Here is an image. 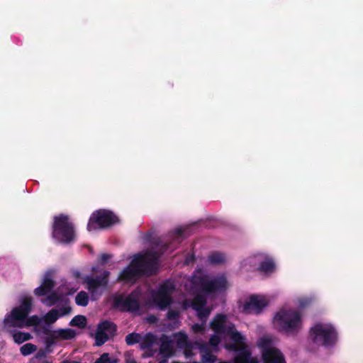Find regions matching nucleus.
Segmentation results:
<instances>
[{"label":"nucleus","instance_id":"nucleus-1","mask_svg":"<svg viewBox=\"0 0 363 363\" xmlns=\"http://www.w3.org/2000/svg\"><path fill=\"white\" fill-rule=\"evenodd\" d=\"M229 286L223 274L210 278L201 271H197L186 284V289L195 294V297L192 301H184L182 308H192L198 318L203 322L213 308L208 303V300L214 298L216 294L225 291Z\"/></svg>","mask_w":363,"mask_h":363},{"label":"nucleus","instance_id":"nucleus-2","mask_svg":"<svg viewBox=\"0 0 363 363\" xmlns=\"http://www.w3.org/2000/svg\"><path fill=\"white\" fill-rule=\"evenodd\" d=\"M53 274V271L46 272L42 277L40 285L33 291L35 296H45L41 301L48 306L57 303L61 304V307L57 306V308H52L44 315L43 319L48 325L53 324L58 318L71 313L72 309L66 296L74 294L78 289L77 286H72L71 283H69L60 286L57 290L52 293L55 286Z\"/></svg>","mask_w":363,"mask_h":363},{"label":"nucleus","instance_id":"nucleus-3","mask_svg":"<svg viewBox=\"0 0 363 363\" xmlns=\"http://www.w3.org/2000/svg\"><path fill=\"white\" fill-rule=\"evenodd\" d=\"M210 325L215 333L209 340V345L213 351L218 350V346L223 340V346L226 350L236 352H247V349L249 348L246 337L237 330L230 315L217 314Z\"/></svg>","mask_w":363,"mask_h":363},{"label":"nucleus","instance_id":"nucleus-4","mask_svg":"<svg viewBox=\"0 0 363 363\" xmlns=\"http://www.w3.org/2000/svg\"><path fill=\"white\" fill-rule=\"evenodd\" d=\"M33 306V300L31 296H21L17 303L5 314L1 323L2 331L34 327V331L38 332V326L42 318L37 315L29 316Z\"/></svg>","mask_w":363,"mask_h":363},{"label":"nucleus","instance_id":"nucleus-5","mask_svg":"<svg viewBox=\"0 0 363 363\" xmlns=\"http://www.w3.org/2000/svg\"><path fill=\"white\" fill-rule=\"evenodd\" d=\"M174 345L184 350V354L186 358H189L194 355L192 350L194 345L197 346L201 354V363H214L216 358L208 351L206 345L196 342L195 344L188 341L186 334L182 332L177 333L172 337L163 336L160 347V354L165 358H169L174 355L176 350Z\"/></svg>","mask_w":363,"mask_h":363},{"label":"nucleus","instance_id":"nucleus-6","mask_svg":"<svg viewBox=\"0 0 363 363\" xmlns=\"http://www.w3.org/2000/svg\"><path fill=\"white\" fill-rule=\"evenodd\" d=\"M272 325L277 332L287 335H296L303 328V316L301 311L285 305L274 313Z\"/></svg>","mask_w":363,"mask_h":363},{"label":"nucleus","instance_id":"nucleus-7","mask_svg":"<svg viewBox=\"0 0 363 363\" xmlns=\"http://www.w3.org/2000/svg\"><path fill=\"white\" fill-rule=\"evenodd\" d=\"M158 255L152 252L135 255L130 264L119 274L118 280L128 283L135 281L142 274H152L157 269Z\"/></svg>","mask_w":363,"mask_h":363},{"label":"nucleus","instance_id":"nucleus-8","mask_svg":"<svg viewBox=\"0 0 363 363\" xmlns=\"http://www.w3.org/2000/svg\"><path fill=\"white\" fill-rule=\"evenodd\" d=\"M111 257V255L102 254L99 259L97 265L92 267L91 277L82 274L79 272L73 273L77 283H86L87 284V289L91 294V298L94 300L98 298L107 284V277L109 272L107 271L101 272L100 266L106 264Z\"/></svg>","mask_w":363,"mask_h":363},{"label":"nucleus","instance_id":"nucleus-9","mask_svg":"<svg viewBox=\"0 0 363 363\" xmlns=\"http://www.w3.org/2000/svg\"><path fill=\"white\" fill-rule=\"evenodd\" d=\"M308 337L316 345L332 346L337 340V331L331 323L320 321L311 326Z\"/></svg>","mask_w":363,"mask_h":363},{"label":"nucleus","instance_id":"nucleus-10","mask_svg":"<svg viewBox=\"0 0 363 363\" xmlns=\"http://www.w3.org/2000/svg\"><path fill=\"white\" fill-rule=\"evenodd\" d=\"M269 296L263 294H252L240 298L237 302V310L246 315H259L269 306Z\"/></svg>","mask_w":363,"mask_h":363},{"label":"nucleus","instance_id":"nucleus-11","mask_svg":"<svg viewBox=\"0 0 363 363\" xmlns=\"http://www.w3.org/2000/svg\"><path fill=\"white\" fill-rule=\"evenodd\" d=\"M240 269L243 272L257 269L262 274L271 275L276 271L277 266L272 257L259 252L244 259L240 264Z\"/></svg>","mask_w":363,"mask_h":363},{"label":"nucleus","instance_id":"nucleus-12","mask_svg":"<svg viewBox=\"0 0 363 363\" xmlns=\"http://www.w3.org/2000/svg\"><path fill=\"white\" fill-rule=\"evenodd\" d=\"M175 289L174 283L167 281L159 286L156 291L150 293L148 303L160 309L166 308L172 303V294Z\"/></svg>","mask_w":363,"mask_h":363},{"label":"nucleus","instance_id":"nucleus-13","mask_svg":"<svg viewBox=\"0 0 363 363\" xmlns=\"http://www.w3.org/2000/svg\"><path fill=\"white\" fill-rule=\"evenodd\" d=\"M52 236L57 242L63 243L72 242L74 239L73 225L67 216L60 215L55 218Z\"/></svg>","mask_w":363,"mask_h":363},{"label":"nucleus","instance_id":"nucleus-14","mask_svg":"<svg viewBox=\"0 0 363 363\" xmlns=\"http://www.w3.org/2000/svg\"><path fill=\"white\" fill-rule=\"evenodd\" d=\"M261 350L263 363H286L284 354L272 345V339L269 335L261 337L257 341Z\"/></svg>","mask_w":363,"mask_h":363},{"label":"nucleus","instance_id":"nucleus-15","mask_svg":"<svg viewBox=\"0 0 363 363\" xmlns=\"http://www.w3.org/2000/svg\"><path fill=\"white\" fill-rule=\"evenodd\" d=\"M119 218L112 211L101 209L94 212L89 220L87 229L93 231L110 227L119 222Z\"/></svg>","mask_w":363,"mask_h":363},{"label":"nucleus","instance_id":"nucleus-16","mask_svg":"<svg viewBox=\"0 0 363 363\" xmlns=\"http://www.w3.org/2000/svg\"><path fill=\"white\" fill-rule=\"evenodd\" d=\"M139 294L138 291H135L129 296H116L114 298V304L123 311H135L139 306Z\"/></svg>","mask_w":363,"mask_h":363},{"label":"nucleus","instance_id":"nucleus-17","mask_svg":"<svg viewBox=\"0 0 363 363\" xmlns=\"http://www.w3.org/2000/svg\"><path fill=\"white\" fill-rule=\"evenodd\" d=\"M75 335V330L70 328L57 329L50 331L45 339L46 347L48 350L53 345L57 344L60 341L71 340L74 338Z\"/></svg>","mask_w":363,"mask_h":363},{"label":"nucleus","instance_id":"nucleus-18","mask_svg":"<svg viewBox=\"0 0 363 363\" xmlns=\"http://www.w3.org/2000/svg\"><path fill=\"white\" fill-rule=\"evenodd\" d=\"M116 332V325L110 321L101 323L95 334V341L97 346L105 343Z\"/></svg>","mask_w":363,"mask_h":363},{"label":"nucleus","instance_id":"nucleus-19","mask_svg":"<svg viewBox=\"0 0 363 363\" xmlns=\"http://www.w3.org/2000/svg\"><path fill=\"white\" fill-rule=\"evenodd\" d=\"M157 337L152 333L143 335L140 348L145 352L144 357H153L157 352Z\"/></svg>","mask_w":363,"mask_h":363},{"label":"nucleus","instance_id":"nucleus-20","mask_svg":"<svg viewBox=\"0 0 363 363\" xmlns=\"http://www.w3.org/2000/svg\"><path fill=\"white\" fill-rule=\"evenodd\" d=\"M18 329L19 328H15L14 330L6 331V333H9L12 337L15 343L20 345L33 338L30 333L21 331Z\"/></svg>","mask_w":363,"mask_h":363},{"label":"nucleus","instance_id":"nucleus-21","mask_svg":"<svg viewBox=\"0 0 363 363\" xmlns=\"http://www.w3.org/2000/svg\"><path fill=\"white\" fill-rule=\"evenodd\" d=\"M314 300L315 296L313 295H301L295 297L293 302L296 306L295 308L301 311V310L311 306Z\"/></svg>","mask_w":363,"mask_h":363},{"label":"nucleus","instance_id":"nucleus-22","mask_svg":"<svg viewBox=\"0 0 363 363\" xmlns=\"http://www.w3.org/2000/svg\"><path fill=\"white\" fill-rule=\"evenodd\" d=\"M235 363H258L256 357H251V353L249 349H247V352H238L235 357Z\"/></svg>","mask_w":363,"mask_h":363},{"label":"nucleus","instance_id":"nucleus-23","mask_svg":"<svg viewBox=\"0 0 363 363\" xmlns=\"http://www.w3.org/2000/svg\"><path fill=\"white\" fill-rule=\"evenodd\" d=\"M143 336V335L136 333H130L125 337V342L128 345H133L135 343H139L140 345Z\"/></svg>","mask_w":363,"mask_h":363},{"label":"nucleus","instance_id":"nucleus-24","mask_svg":"<svg viewBox=\"0 0 363 363\" xmlns=\"http://www.w3.org/2000/svg\"><path fill=\"white\" fill-rule=\"evenodd\" d=\"M89 296L84 291H80L75 297V302L77 305L80 306H86L89 303Z\"/></svg>","mask_w":363,"mask_h":363},{"label":"nucleus","instance_id":"nucleus-25","mask_svg":"<svg viewBox=\"0 0 363 363\" xmlns=\"http://www.w3.org/2000/svg\"><path fill=\"white\" fill-rule=\"evenodd\" d=\"M37 350V346L33 343H26L20 348L21 354L23 356H28Z\"/></svg>","mask_w":363,"mask_h":363},{"label":"nucleus","instance_id":"nucleus-26","mask_svg":"<svg viewBox=\"0 0 363 363\" xmlns=\"http://www.w3.org/2000/svg\"><path fill=\"white\" fill-rule=\"evenodd\" d=\"M225 257L221 252H213L208 257L209 262L212 264H220L225 261Z\"/></svg>","mask_w":363,"mask_h":363},{"label":"nucleus","instance_id":"nucleus-27","mask_svg":"<svg viewBox=\"0 0 363 363\" xmlns=\"http://www.w3.org/2000/svg\"><path fill=\"white\" fill-rule=\"evenodd\" d=\"M69 324L72 326L82 328H84L86 324V319L84 315H76L72 319Z\"/></svg>","mask_w":363,"mask_h":363},{"label":"nucleus","instance_id":"nucleus-28","mask_svg":"<svg viewBox=\"0 0 363 363\" xmlns=\"http://www.w3.org/2000/svg\"><path fill=\"white\" fill-rule=\"evenodd\" d=\"M94 363H118V359L116 358H111L108 353H104L94 362Z\"/></svg>","mask_w":363,"mask_h":363},{"label":"nucleus","instance_id":"nucleus-29","mask_svg":"<svg viewBox=\"0 0 363 363\" xmlns=\"http://www.w3.org/2000/svg\"><path fill=\"white\" fill-rule=\"evenodd\" d=\"M191 329L195 334L203 335L205 333L206 328L204 323H201V324L196 323L193 325Z\"/></svg>","mask_w":363,"mask_h":363},{"label":"nucleus","instance_id":"nucleus-30","mask_svg":"<svg viewBox=\"0 0 363 363\" xmlns=\"http://www.w3.org/2000/svg\"><path fill=\"white\" fill-rule=\"evenodd\" d=\"M178 317H179V312L175 311H170L168 312L167 318L169 320L174 321V325H172V328H175L177 326V322H178Z\"/></svg>","mask_w":363,"mask_h":363},{"label":"nucleus","instance_id":"nucleus-31","mask_svg":"<svg viewBox=\"0 0 363 363\" xmlns=\"http://www.w3.org/2000/svg\"><path fill=\"white\" fill-rule=\"evenodd\" d=\"M3 265H4V261H3V259L1 258H0V274H1L3 276H6L7 275V272L5 270V269L3 267Z\"/></svg>","mask_w":363,"mask_h":363},{"label":"nucleus","instance_id":"nucleus-32","mask_svg":"<svg viewBox=\"0 0 363 363\" xmlns=\"http://www.w3.org/2000/svg\"><path fill=\"white\" fill-rule=\"evenodd\" d=\"M192 259H193L192 256L188 257L185 260V263L189 264L191 262Z\"/></svg>","mask_w":363,"mask_h":363},{"label":"nucleus","instance_id":"nucleus-33","mask_svg":"<svg viewBox=\"0 0 363 363\" xmlns=\"http://www.w3.org/2000/svg\"><path fill=\"white\" fill-rule=\"evenodd\" d=\"M219 363H235V357L234 358V362H219Z\"/></svg>","mask_w":363,"mask_h":363},{"label":"nucleus","instance_id":"nucleus-34","mask_svg":"<svg viewBox=\"0 0 363 363\" xmlns=\"http://www.w3.org/2000/svg\"><path fill=\"white\" fill-rule=\"evenodd\" d=\"M180 234H181V231L179 230L177 234V235H176L177 238H178L179 237Z\"/></svg>","mask_w":363,"mask_h":363},{"label":"nucleus","instance_id":"nucleus-35","mask_svg":"<svg viewBox=\"0 0 363 363\" xmlns=\"http://www.w3.org/2000/svg\"><path fill=\"white\" fill-rule=\"evenodd\" d=\"M159 363H167V360L160 361Z\"/></svg>","mask_w":363,"mask_h":363},{"label":"nucleus","instance_id":"nucleus-36","mask_svg":"<svg viewBox=\"0 0 363 363\" xmlns=\"http://www.w3.org/2000/svg\"><path fill=\"white\" fill-rule=\"evenodd\" d=\"M127 363H135V361H128V362H127Z\"/></svg>","mask_w":363,"mask_h":363},{"label":"nucleus","instance_id":"nucleus-37","mask_svg":"<svg viewBox=\"0 0 363 363\" xmlns=\"http://www.w3.org/2000/svg\"><path fill=\"white\" fill-rule=\"evenodd\" d=\"M42 363H52V362H48V361H45V362H43Z\"/></svg>","mask_w":363,"mask_h":363},{"label":"nucleus","instance_id":"nucleus-38","mask_svg":"<svg viewBox=\"0 0 363 363\" xmlns=\"http://www.w3.org/2000/svg\"><path fill=\"white\" fill-rule=\"evenodd\" d=\"M150 321H151V322H154V321H155V319L150 320Z\"/></svg>","mask_w":363,"mask_h":363}]
</instances>
